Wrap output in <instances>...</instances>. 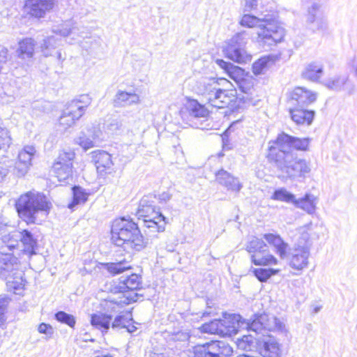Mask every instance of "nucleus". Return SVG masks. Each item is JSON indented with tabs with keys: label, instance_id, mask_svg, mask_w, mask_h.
I'll use <instances>...</instances> for the list:
<instances>
[{
	"label": "nucleus",
	"instance_id": "35",
	"mask_svg": "<svg viewBox=\"0 0 357 357\" xmlns=\"http://www.w3.org/2000/svg\"><path fill=\"white\" fill-rule=\"evenodd\" d=\"M315 198L306 195L303 198L296 199L294 196L291 195V202H293L298 208H301L309 213H312L315 211Z\"/></svg>",
	"mask_w": 357,
	"mask_h": 357
},
{
	"label": "nucleus",
	"instance_id": "56",
	"mask_svg": "<svg viewBox=\"0 0 357 357\" xmlns=\"http://www.w3.org/2000/svg\"><path fill=\"white\" fill-rule=\"evenodd\" d=\"M38 332L51 337L54 333V329L50 324L42 323L38 326Z\"/></svg>",
	"mask_w": 357,
	"mask_h": 357
},
{
	"label": "nucleus",
	"instance_id": "15",
	"mask_svg": "<svg viewBox=\"0 0 357 357\" xmlns=\"http://www.w3.org/2000/svg\"><path fill=\"white\" fill-rule=\"evenodd\" d=\"M29 167L30 165L24 162L18 160L14 162L8 157H5L0 160V181L10 172L18 177L23 176L27 173Z\"/></svg>",
	"mask_w": 357,
	"mask_h": 357
},
{
	"label": "nucleus",
	"instance_id": "51",
	"mask_svg": "<svg viewBox=\"0 0 357 357\" xmlns=\"http://www.w3.org/2000/svg\"><path fill=\"white\" fill-rule=\"evenodd\" d=\"M169 339L172 341L185 342L190 338L189 333L183 330H175L173 332H168Z\"/></svg>",
	"mask_w": 357,
	"mask_h": 357
},
{
	"label": "nucleus",
	"instance_id": "50",
	"mask_svg": "<svg viewBox=\"0 0 357 357\" xmlns=\"http://www.w3.org/2000/svg\"><path fill=\"white\" fill-rule=\"evenodd\" d=\"M310 140L308 138L291 137V149L305 151L309 149Z\"/></svg>",
	"mask_w": 357,
	"mask_h": 357
},
{
	"label": "nucleus",
	"instance_id": "40",
	"mask_svg": "<svg viewBox=\"0 0 357 357\" xmlns=\"http://www.w3.org/2000/svg\"><path fill=\"white\" fill-rule=\"evenodd\" d=\"M52 170L59 181H66L72 176L73 166H61L59 164H54Z\"/></svg>",
	"mask_w": 357,
	"mask_h": 357
},
{
	"label": "nucleus",
	"instance_id": "21",
	"mask_svg": "<svg viewBox=\"0 0 357 357\" xmlns=\"http://www.w3.org/2000/svg\"><path fill=\"white\" fill-rule=\"evenodd\" d=\"M61 39L55 36H48L44 39L41 45V52L45 56H56L58 61H63L65 58L62 56L61 52L56 50V48L60 45Z\"/></svg>",
	"mask_w": 357,
	"mask_h": 357
},
{
	"label": "nucleus",
	"instance_id": "26",
	"mask_svg": "<svg viewBox=\"0 0 357 357\" xmlns=\"http://www.w3.org/2000/svg\"><path fill=\"white\" fill-rule=\"evenodd\" d=\"M291 99L299 104L310 105L317 100V93L303 87H295L291 93Z\"/></svg>",
	"mask_w": 357,
	"mask_h": 357
},
{
	"label": "nucleus",
	"instance_id": "58",
	"mask_svg": "<svg viewBox=\"0 0 357 357\" xmlns=\"http://www.w3.org/2000/svg\"><path fill=\"white\" fill-rule=\"evenodd\" d=\"M257 6V0H245L244 10L250 11Z\"/></svg>",
	"mask_w": 357,
	"mask_h": 357
},
{
	"label": "nucleus",
	"instance_id": "48",
	"mask_svg": "<svg viewBox=\"0 0 357 357\" xmlns=\"http://www.w3.org/2000/svg\"><path fill=\"white\" fill-rule=\"evenodd\" d=\"M130 317V316L128 314L117 315L112 323L110 324V328L114 331L125 328L126 326H128V324L132 320Z\"/></svg>",
	"mask_w": 357,
	"mask_h": 357
},
{
	"label": "nucleus",
	"instance_id": "18",
	"mask_svg": "<svg viewBox=\"0 0 357 357\" xmlns=\"http://www.w3.org/2000/svg\"><path fill=\"white\" fill-rule=\"evenodd\" d=\"M92 158L99 173L110 174L112 172L114 164L109 153L105 151L97 150L92 153Z\"/></svg>",
	"mask_w": 357,
	"mask_h": 357
},
{
	"label": "nucleus",
	"instance_id": "63",
	"mask_svg": "<svg viewBox=\"0 0 357 357\" xmlns=\"http://www.w3.org/2000/svg\"><path fill=\"white\" fill-rule=\"evenodd\" d=\"M96 357H112V356L109 354H104V355H101V356H98Z\"/></svg>",
	"mask_w": 357,
	"mask_h": 357
},
{
	"label": "nucleus",
	"instance_id": "34",
	"mask_svg": "<svg viewBox=\"0 0 357 357\" xmlns=\"http://www.w3.org/2000/svg\"><path fill=\"white\" fill-rule=\"evenodd\" d=\"M308 252L305 249H296L291 257V268L302 270L307 265Z\"/></svg>",
	"mask_w": 357,
	"mask_h": 357
},
{
	"label": "nucleus",
	"instance_id": "64",
	"mask_svg": "<svg viewBox=\"0 0 357 357\" xmlns=\"http://www.w3.org/2000/svg\"><path fill=\"white\" fill-rule=\"evenodd\" d=\"M210 314V312H205L203 314V316H205V315H206V314Z\"/></svg>",
	"mask_w": 357,
	"mask_h": 357
},
{
	"label": "nucleus",
	"instance_id": "42",
	"mask_svg": "<svg viewBox=\"0 0 357 357\" xmlns=\"http://www.w3.org/2000/svg\"><path fill=\"white\" fill-rule=\"evenodd\" d=\"M105 268L112 274L116 275L130 269L131 266L126 261H121L116 263H107Z\"/></svg>",
	"mask_w": 357,
	"mask_h": 357
},
{
	"label": "nucleus",
	"instance_id": "37",
	"mask_svg": "<svg viewBox=\"0 0 357 357\" xmlns=\"http://www.w3.org/2000/svg\"><path fill=\"white\" fill-rule=\"evenodd\" d=\"M264 238L266 241L274 248L277 252L283 257L285 255V250L287 244L285 243L279 235L274 234H265Z\"/></svg>",
	"mask_w": 357,
	"mask_h": 357
},
{
	"label": "nucleus",
	"instance_id": "9",
	"mask_svg": "<svg viewBox=\"0 0 357 357\" xmlns=\"http://www.w3.org/2000/svg\"><path fill=\"white\" fill-rule=\"evenodd\" d=\"M246 250L250 253H252V262L257 266L276 264V259L270 255L268 245L261 239L252 238L246 245Z\"/></svg>",
	"mask_w": 357,
	"mask_h": 357
},
{
	"label": "nucleus",
	"instance_id": "60",
	"mask_svg": "<svg viewBox=\"0 0 357 357\" xmlns=\"http://www.w3.org/2000/svg\"><path fill=\"white\" fill-rule=\"evenodd\" d=\"M125 328H126L127 331L130 333H132L137 330V327L131 324L130 322L128 324V326H126Z\"/></svg>",
	"mask_w": 357,
	"mask_h": 357
},
{
	"label": "nucleus",
	"instance_id": "3",
	"mask_svg": "<svg viewBox=\"0 0 357 357\" xmlns=\"http://www.w3.org/2000/svg\"><path fill=\"white\" fill-rule=\"evenodd\" d=\"M247 27H257L258 42L271 47L280 43L284 36V29L272 18H258L254 15L245 14L240 22Z\"/></svg>",
	"mask_w": 357,
	"mask_h": 357
},
{
	"label": "nucleus",
	"instance_id": "11",
	"mask_svg": "<svg viewBox=\"0 0 357 357\" xmlns=\"http://www.w3.org/2000/svg\"><path fill=\"white\" fill-rule=\"evenodd\" d=\"M186 110L192 126L202 130L207 129L208 125H205V122L208 121L209 112L204 105L197 100H192L188 103Z\"/></svg>",
	"mask_w": 357,
	"mask_h": 357
},
{
	"label": "nucleus",
	"instance_id": "8",
	"mask_svg": "<svg viewBox=\"0 0 357 357\" xmlns=\"http://www.w3.org/2000/svg\"><path fill=\"white\" fill-rule=\"evenodd\" d=\"M232 353V348L224 341H210L193 347L194 357H229Z\"/></svg>",
	"mask_w": 357,
	"mask_h": 357
},
{
	"label": "nucleus",
	"instance_id": "53",
	"mask_svg": "<svg viewBox=\"0 0 357 357\" xmlns=\"http://www.w3.org/2000/svg\"><path fill=\"white\" fill-rule=\"evenodd\" d=\"M346 79H342L340 77H335L328 79L326 83L325 86L329 89L337 90L341 88L342 86L345 84Z\"/></svg>",
	"mask_w": 357,
	"mask_h": 357
},
{
	"label": "nucleus",
	"instance_id": "54",
	"mask_svg": "<svg viewBox=\"0 0 357 357\" xmlns=\"http://www.w3.org/2000/svg\"><path fill=\"white\" fill-rule=\"evenodd\" d=\"M257 278L261 282L266 281L273 273V269L271 268H256L254 271Z\"/></svg>",
	"mask_w": 357,
	"mask_h": 357
},
{
	"label": "nucleus",
	"instance_id": "57",
	"mask_svg": "<svg viewBox=\"0 0 357 357\" xmlns=\"http://www.w3.org/2000/svg\"><path fill=\"white\" fill-rule=\"evenodd\" d=\"M240 90L243 93H248L251 89L252 84L250 82H248V80L245 78L242 79L239 82H236Z\"/></svg>",
	"mask_w": 357,
	"mask_h": 357
},
{
	"label": "nucleus",
	"instance_id": "28",
	"mask_svg": "<svg viewBox=\"0 0 357 357\" xmlns=\"http://www.w3.org/2000/svg\"><path fill=\"white\" fill-rule=\"evenodd\" d=\"M20 239L23 249L22 252L29 257L36 254V248L37 247V240L34 238L33 234L28 230L20 231Z\"/></svg>",
	"mask_w": 357,
	"mask_h": 357
},
{
	"label": "nucleus",
	"instance_id": "33",
	"mask_svg": "<svg viewBox=\"0 0 357 357\" xmlns=\"http://www.w3.org/2000/svg\"><path fill=\"white\" fill-rule=\"evenodd\" d=\"M282 351L278 342L274 339H269L264 342L261 351L262 357H281Z\"/></svg>",
	"mask_w": 357,
	"mask_h": 357
},
{
	"label": "nucleus",
	"instance_id": "43",
	"mask_svg": "<svg viewBox=\"0 0 357 357\" xmlns=\"http://www.w3.org/2000/svg\"><path fill=\"white\" fill-rule=\"evenodd\" d=\"M239 349L243 351H252L256 346V340L251 335H245L236 342Z\"/></svg>",
	"mask_w": 357,
	"mask_h": 357
},
{
	"label": "nucleus",
	"instance_id": "31",
	"mask_svg": "<svg viewBox=\"0 0 357 357\" xmlns=\"http://www.w3.org/2000/svg\"><path fill=\"white\" fill-rule=\"evenodd\" d=\"M142 286V278L140 275L133 273L129 276H122L119 279V288L121 291L137 290Z\"/></svg>",
	"mask_w": 357,
	"mask_h": 357
},
{
	"label": "nucleus",
	"instance_id": "47",
	"mask_svg": "<svg viewBox=\"0 0 357 357\" xmlns=\"http://www.w3.org/2000/svg\"><path fill=\"white\" fill-rule=\"evenodd\" d=\"M35 153L36 149L33 146H26L19 152L17 160L31 165V161Z\"/></svg>",
	"mask_w": 357,
	"mask_h": 357
},
{
	"label": "nucleus",
	"instance_id": "6",
	"mask_svg": "<svg viewBox=\"0 0 357 357\" xmlns=\"http://www.w3.org/2000/svg\"><path fill=\"white\" fill-rule=\"evenodd\" d=\"M248 34L245 31L236 33L227 42L223 52L227 58L238 63H246L251 61L252 55L245 50Z\"/></svg>",
	"mask_w": 357,
	"mask_h": 357
},
{
	"label": "nucleus",
	"instance_id": "17",
	"mask_svg": "<svg viewBox=\"0 0 357 357\" xmlns=\"http://www.w3.org/2000/svg\"><path fill=\"white\" fill-rule=\"evenodd\" d=\"M54 6V0H27L25 3L30 15L38 18L44 17L46 12L51 10Z\"/></svg>",
	"mask_w": 357,
	"mask_h": 357
},
{
	"label": "nucleus",
	"instance_id": "52",
	"mask_svg": "<svg viewBox=\"0 0 357 357\" xmlns=\"http://www.w3.org/2000/svg\"><path fill=\"white\" fill-rule=\"evenodd\" d=\"M271 199L277 201L289 202H290V192H289L285 188H281L277 189L273 195Z\"/></svg>",
	"mask_w": 357,
	"mask_h": 357
},
{
	"label": "nucleus",
	"instance_id": "61",
	"mask_svg": "<svg viewBox=\"0 0 357 357\" xmlns=\"http://www.w3.org/2000/svg\"><path fill=\"white\" fill-rule=\"evenodd\" d=\"M237 357H261L260 355L254 356L250 354H241L238 355Z\"/></svg>",
	"mask_w": 357,
	"mask_h": 357
},
{
	"label": "nucleus",
	"instance_id": "39",
	"mask_svg": "<svg viewBox=\"0 0 357 357\" xmlns=\"http://www.w3.org/2000/svg\"><path fill=\"white\" fill-rule=\"evenodd\" d=\"M73 201L68 204V208H73L78 204H84L89 197V193L79 186H74L73 188Z\"/></svg>",
	"mask_w": 357,
	"mask_h": 357
},
{
	"label": "nucleus",
	"instance_id": "27",
	"mask_svg": "<svg viewBox=\"0 0 357 357\" xmlns=\"http://www.w3.org/2000/svg\"><path fill=\"white\" fill-rule=\"evenodd\" d=\"M233 100V96L229 95L227 91L222 90L219 87L215 93H213L208 103L213 107L225 108L227 107Z\"/></svg>",
	"mask_w": 357,
	"mask_h": 357
},
{
	"label": "nucleus",
	"instance_id": "25",
	"mask_svg": "<svg viewBox=\"0 0 357 357\" xmlns=\"http://www.w3.org/2000/svg\"><path fill=\"white\" fill-rule=\"evenodd\" d=\"M139 102V96L135 93H129L124 91H119L113 100L114 106L128 107Z\"/></svg>",
	"mask_w": 357,
	"mask_h": 357
},
{
	"label": "nucleus",
	"instance_id": "38",
	"mask_svg": "<svg viewBox=\"0 0 357 357\" xmlns=\"http://www.w3.org/2000/svg\"><path fill=\"white\" fill-rule=\"evenodd\" d=\"M79 29L75 26V24L70 22H66L53 30V32L56 35H60L63 37L73 36V39L76 40L77 36H79Z\"/></svg>",
	"mask_w": 357,
	"mask_h": 357
},
{
	"label": "nucleus",
	"instance_id": "45",
	"mask_svg": "<svg viewBox=\"0 0 357 357\" xmlns=\"http://www.w3.org/2000/svg\"><path fill=\"white\" fill-rule=\"evenodd\" d=\"M54 319L63 324L68 326L71 328H74L76 324L75 317L70 314L64 311H59L54 314Z\"/></svg>",
	"mask_w": 357,
	"mask_h": 357
},
{
	"label": "nucleus",
	"instance_id": "59",
	"mask_svg": "<svg viewBox=\"0 0 357 357\" xmlns=\"http://www.w3.org/2000/svg\"><path fill=\"white\" fill-rule=\"evenodd\" d=\"M171 197L172 195L168 192H164L159 195L158 199L161 202H166L169 201L171 199Z\"/></svg>",
	"mask_w": 357,
	"mask_h": 357
},
{
	"label": "nucleus",
	"instance_id": "22",
	"mask_svg": "<svg viewBox=\"0 0 357 357\" xmlns=\"http://www.w3.org/2000/svg\"><path fill=\"white\" fill-rule=\"evenodd\" d=\"M112 320V317L111 314L97 312L91 315L90 322L94 328L100 331L102 335H105L110 328Z\"/></svg>",
	"mask_w": 357,
	"mask_h": 357
},
{
	"label": "nucleus",
	"instance_id": "7",
	"mask_svg": "<svg viewBox=\"0 0 357 357\" xmlns=\"http://www.w3.org/2000/svg\"><path fill=\"white\" fill-rule=\"evenodd\" d=\"M89 104L88 96H82L79 100H73L63 111L59 119V126L66 130L74 125L84 113L85 108Z\"/></svg>",
	"mask_w": 357,
	"mask_h": 357
},
{
	"label": "nucleus",
	"instance_id": "16",
	"mask_svg": "<svg viewBox=\"0 0 357 357\" xmlns=\"http://www.w3.org/2000/svg\"><path fill=\"white\" fill-rule=\"evenodd\" d=\"M101 135V130L98 128L92 126L80 132L79 136L75 139V142L86 151L94 147L96 143L100 141Z\"/></svg>",
	"mask_w": 357,
	"mask_h": 357
},
{
	"label": "nucleus",
	"instance_id": "2",
	"mask_svg": "<svg viewBox=\"0 0 357 357\" xmlns=\"http://www.w3.org/2000/svg\"><path fill=\"white\" fill-rule=\"evenodd\" d=\"M138 224L125 218L116 219L111 229L112 243L117 246L123 247L125 250H142L145 247V243Z\"/></svg>",
	"mask_w": 357,
	"mask_h": 357
},
{
	"label": "nucleus",
	"instance_id": "55",
	"mask_svg": "<svg viewBox=\"0 0 357 357\" xmlns=\"http://www.w3.org/2000/svg\"><path fill=\"white\" fill-rule=\"evenodd\" d=\"M9 303V299L7 297L0 298V324L5 321V312Z\"/></svg>",
	"mask_w": 357,
	"mask_h": 357
},
{
	"label": "nucleus",
	"instance_id": "10",
	"mask_svg": "<svg viewBox=\"0 0 357 357\" xmlns=\"http://www.w3.org/2000/svg\"><path fill=\"white\" fill-rule=\"evenodd\" d=\"M250 329L256 333L264 334L268 331H284L285 326L284 323L273 315L261 314L255 315L253 319H250Z\"/></svg>",
	"mask_w": 357,
	"mask_h": 357
},
{
	"label": "nucleus",
	"instance_id": "14",
	"mask_svg": "<svg viewBox=\"0 0 357 357\" xmlns=\"http://www.w3.org/2000/svg\"><path fill=\"white\" fill-rule=\"evenodd\" d=\"M225 80V79L222 78L216 79L212 77H202L196 80L193 86V90L208 102L213 93L219 88V81Z\"/></svg>",
	"mask_w": 357,
	"mask_h": 357
},
{
	"label": "nucleus",
	"instance_id": "29",
	"mask_svg": "<svg viewBox=\"0 0 357 357\" xmlns=\"http://www.w3.org/2000/svg\"><path fill=\"white\" fill-rule=\"evenodd\" d=\"M20 239V233L19 231L3 236L0 239V253L13 251L18 245Z\"/></svg>",
	"mask_w": 357,
	"mask_h": 357
},
{
	"label": "nucleus",
	"instance_id": "19",
	"mask_svg": "<svg viewBox=\"0 0 357 357\" xmlns=\"http://www.w3.org/2000/svg\"><path fill=\"white\" fill-rule=\"evenodd\" d=\"M18 259L9 252L0 253V275L7 278L13 271L17 270Z\"/></svg>",
	"mask_w": 357,
	"mask_h": 357
},
{
	"label": "nucleus",
	"instance_id": "12",
	"mask_svg": "<svg viewBox=\"0 0 357 357\" xmlns=\"http://www.w3.org/2000/svg\"><path fill=\"white\" fill-rule=\"evenodd\" d=\"M36 42L31 38L20 41L16 50L18 63L24 68H30L35 61Z\"/></svg>",
	"mask_w": 357,
	"mask_h": 357
},
{
	"label": "nucleus",
	"instance_id": "32",
	"mask_svg": "<svg viewBox=\"0 0 357 357\" xmlns=\"http://www.w3.org/2000/svg\"><path fill=\"white\" fill-rule=\"evenodd\" d=\"M15 277L10 276V275L5 278L7 280V287L10 290H13L15 294H21L22 291L24 289L26 281L22 278V272L13 273Z\"/></svg>",
	"mask_w": 357,
	"mask_h": 357
},
{
	"label": "nucleus",
	"instance_id": "24",
	"mask_svg": "<svg viewBox=\"0 0 357 357\" xmlns=\"http://www.w3.org/2000/svg\"><path fill=\"white\" fill-rule=\"evenodd\" d=\"M216 64L228 75V76L234 79L236 82H239L244 78L245 70L231 63L227 62L223 59H218L215 60Z\"/></svg>",
	"mask_w": 357,
	"mask_h": 357
},
{
	"label": "nucleus",
	"instance_id": "49",
	"mask_svg": "<svg viewBox=\"0 0 357 357\" xmlns=\"http://www.w3.org/2000/svg\"><path fill=\"white\" fill-rule=\"evenodd\" d=\"M291 169L294 171L295 176H303L310 171V168L307 162L304 160H299L294 161L291 165Z\"/></svg>",
	"mask_w": 357,
	"mask_h": 357
},
{
	"label": "nucleus",
	"instance_id": "20",
	"mask_svg": "<svg viewBox=\"0 0 357 357\" xmlns=\"http://www.w3.org/2000/svg\"><path fill=\"white\" fill-rule=\"evenodd\" d=\"M216 180L228 190L238 192L243 188V185L238 178L224 169L218 171L216 174Z\"/></svg>",
	"mask_w": 357,
	"mask_h": 357
},
{
	"label": "nucleus",
	"instance_id": "36",
	"mask_svg": "<svg viewBox=\"0 0 357 357\" xmlns=\"http://www.w3.org/2000/svg\"><path fill=\"white\" fill-rule=\"evenodd\" d=\"M199 329L202 333L215 334L222 337H224V333H227V331L222 330L220 319L205 323Z\"/></svg>",
	"mask_w": 357,
	"mask_h": 357
},
{
	"label": "nucleus",
	"instance_id": "62",
	"mask_svg": "<svg viewBox=\"0 0 357 357\" xmlns=\"http://www.w3.org/2000/svg\"><path fill=\"white\" fill-rule=\"evenodd\" d=\"M150 357H163V356H161V354L153 353L152 354H150Z\"/></svg>",
	"mask_w": 357,
	"mask_h": 357
},
{
	"label": "nucleus",
	"instance_id": "13",
	"mask_svg": "<svg viewBox=\"0 0 357 357\" xmlns=\"http://www.w3.org/2000/svg\"><path fill=\"white\" fill-rule=\"evenodd\" d=\"M220 321L222 330L227 331L224 337L236 335L241 328L250 331V319H244L240 314H225Z\"/></svg>",
	"mask_w": 357,
	"mask_h": 357
},
{
	"label": "nucleus",
	"instance_id": "23",
	"mask_svg": "<svg viewBox=\"0 0 357 357\" xmlns=\"http://www.w3.org/2000/svg\"><path fill=\"white\" fill-rule=\"evenodd\" d=\"M279 60L277 54H268L259 58L252 64V72L255 75L264 74L269 68Z\"/></svg>",
	"mask_w": 357,
	"mask_h": 357
},
{
	"label": "nucleus",
	"instance_id": "41",
	"mask_svg": "<svg viewBox=\"0 0 357 357\" xmlns=\"http://www.w3.org/2000/svg\"><path fill=\"white\" fill-rule=\"evenodd\" d=\"M323 73V68L315 63L309 64L304 71L305 76L311 81L318 82Z\"/></svg>",
	"mask_w": 357,
	"mask_h": 357
},
{
	"label": "nucleus",
	"instance_id": "1",
	"mask_svg": "<svg viewBox=\"0 0 357 357\" xmlns=\"http://www.w3.org/2000/svg\"><path fill=\"white\" fill-rule=\"evenodd\" d=\"M16 209L21 218L28 223H39L47 216L52 204L43 194L29 192L16 202Z\"/></svg>",
	"mask_w": 357,
	"mask_h": 357
},
{
	"label": "nucleus",
	"instance_id": "5",
	"mask_svg": "<svg viewBox=\"0 0 357 357\" xmlns=\"http://www.w3.org/2000/svg\"><path fill=\"white\" fill-rule=\"evenodd\" d=\"M268 158L273 162L282 173L280 177L288 178L289 176V158H290V136L282 132L279 135L275 141L269 142Z\"/></svg>",
	"mask_w": 357,
	"mask_h": 357
},
{
	"label": "nucleus",
	"instance_id": "30",
	"mask_svg": "<svg viewBox=\"0 0 357 357\" xmlns=\"http://www.w3.org/2000/svg\"><path fill=\"white\" fill-rule=\"evenodd\" d=\"M314 112L304 109H291V119L298 125L309 126L313 121Z\"/></svg>",
	"mask_w": 357,
	"mask_h": 357
},
{
	"label": "nucleus",
	"instance_id": "4",
	"mask_svg": "<svg viewBox=\"0 0 357 357\" xmlns=\"http://www.w3.org/2000/svg\"><path fill=\"white\" fill-rule=\"evenodd\" d=\"M154 199L152 195L144 196L137 212L139 224L146 229L145 232L147 234L164 231L167 224L166 218L156 211Z\"/></svg>",
	"mask_w": 357,
	"mask_h": 357
},
{
	"label": "nucleus",
	"instance_id": "44",
	"mask_svg": "<svg viewBox=\"0 0 357 357\" xmlns=\"http://www.w3.org/2000/svg\"><path fill=\"white\" fill-rule=\"evenodd\" d=\"M75 154L74 151L71 150H63L61 151L56 162L54 164H59L61 166L68 165L73 166V161L75 158Z\"/></svg>",
	"mask_w": 357,
	"mask_h": 357
},
{
	"label": "nucleus",
	"instance_id": "46",
	"mask_svg": "<svg viewBox=\"0 0 357 357\" xmlns=\"http://www.w3.org/2000/svg\"><path fill=\"white\" fill-rule=\"evenodd\" d=\"M105 129L108 135H120L123 130L122 121L118 119H112L107 123Z\"/></svg>",
	"mask_w": 357,
	"mask_h": 357
}]
</instances>
